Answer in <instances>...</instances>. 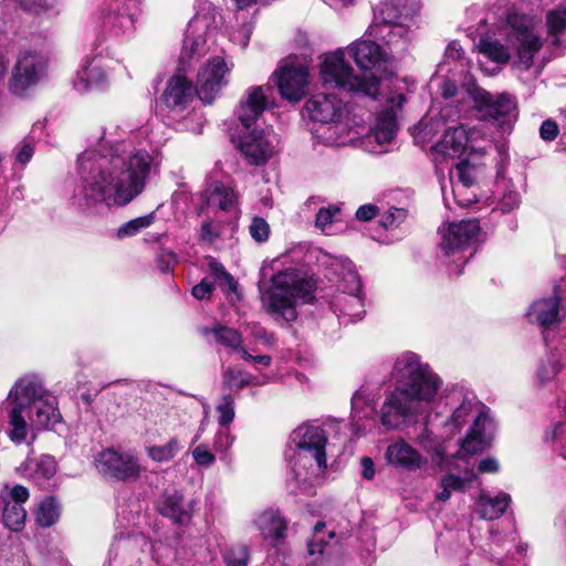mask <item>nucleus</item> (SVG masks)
<instances>
[{"mask_svg": "<svg viewBox=\"0 0 566 566\" xmlns=\"http://www.w3.org/2000/svg\"><path fill=\"white\" fill-rule=\"evenodd\" d=\"M80 180L73 206L86 216H99L135 200L157 170L154 153L120 143L107 153L87 149L77 159Z\"/></svg>", "mask_w": 566, "mask_h": 566, "instance_id": "obj_1", "label": "nucleus"}, {"mask_svg": "<svg viewBox=\"0 0 566 566\" xmlns=\"http://www.w3.org/2000/svg\"><path fill=\"white\" fill-rule=\"evenodd\" d=\"M391 377L397 386L386 397L380 418L382 426L392 430L426 412L440 390L442 380L411 352L396 358Z\"/></svg>", "mask_w": 566, "mask_h": 566, "instance_id": "obj_2", "label": "nucleus"}, {"mask_svg": "<svg viewBox=\"0 0 566 566\" xmlns=\"http://www.w3.org/2000/svg\"><path fill=\"white\" fill-rule=\"evenodd\" d=\"M349 52L361 74L355 73L352 65L345 61L343 51H336L327 54L321 64L323 84L375 97L379 88L378 72L386 62V52L371 40L356 41L349 46Z\"/></svg>", "mask_w": 566, "mask_h": 566, "instance_id": "obj_3", "label": "nucleus"}, {"mask_svg": "<svg viewBox=\"0 0 566 566\" xmlns=\"http://www.w3.org/2000/svg\"><path fill=\"white\" fill-rule=\"evenodd\" d=\"M443 398L451 412L444 422L448 434L458 433L464 424L472 420L467 436L461 441L460 450L454 457L464 459L467 455L481 452L489 443L490 432L493 429L492 419L485 407L471 390L459 385L447 389Z\"/></svg>", "mask_w": 566, "mask_h": 566, "instance_id": "obj_4", "label": "nucleus"}, {"mask_svg": "<svg viewBox=\"0 0 566 566\" xmlns=\"http://www.w3.org/2000/svg\"><path fill=\"white\" fill-rule=\"evenodd\" d=\"M316 282L295 269L280 271L269 289L261 292L262 308L275 321L294 322L296 307L314 298Z\"/></svg>", "mask_w": 566, "mask_h": 566, "instance_id": "obj_5", "label": "nucleus"}, {"mask_svg": "<svg viewBox=\"0 0 566 566\" xmlns=\"http://www.w3.org/2000/svg\"><path fill=\"white\" fill-rule=\"evenodd\" d=\"M290 443L294 446L291 458L294 491L311 493L313 479L327 468L325 452L327 437L319 426L304 423L291 433Z\"/></svg>", "mask_w": 566, "mask_h": 566, "instance_id": "obj_6", "label": "nucleus"}, {"mask_svg": "<svg viewBox=\"0 0 566 566\" xmlns=\"http://www.w3.org/2000/svg\"><path fill=\"white\" fill-rule=\"evenodd\" d=\"M41 378L34 374L18 378L10 388L6 403L8 418V438L15 444H21L28 437L29 419L32 406L46 396Z\"/></svg>", "mask_w": 566, "mask_h": 566, "instance_id": "obj_7", "label": "nucleus"}, {"mask_svg": "<svg viewBox=\"0 0 566 566\" xmlns=\"http://www.w3.org/2000/svg\"><path fill=\"white\" fill-rule=\"evenodd\" d=\"M535 25L533 17L512 9L502 27L507 45L515 50L518 63L525 69L533 64L535 54L542 48V40L535 31Z\"/></svg>", "mask_w": 566, "mask_h": 566, "instance_id": "obj_8", "label": "nucleus"}, {"mask_svg": "<svg viewBox=\"0 0 566 566\" xmlns=\"http://www.w3.org/2000/svg\"><path fill=\"white\" fill-rule=\"evenodd\" d=\"M310 117L318 123L329 125L322 134L327 145L340 146L348 140L349 130L342 124L345 115V104L335 94L317 93L305 103Z\"/></svg>", "mask_w": 566, "mask_h": 566, "instance_id": "obj_9", "label": "nucleus"}, {"mask_svg": "<svg viewBox=\"0 0 566 566\" xmlns=\"http://www.w3.org/2000/svg\"><path fill=\"white\" fill-rule=\"evenodd\" d=\"M316 259L319 265L346 270V273L350 276V289L346 290L345 294L336 296L334 306L353 321L361 319L365 314L363 285L353 262L348 258L332 255L323 251L319 252Z\"/></svg>", "mask_w": 566, "mask_h": 566, "instance_id": "obj_10", "label": "nucleus"}, {"mask_svg": "<svg viewBox=\"0 0 566 566\" xmlns=\"http://www.w3.org/2000/svg\"><path fill=\"white\" fill-rule=\"evenodd\" d=\"M481 228L476 219L452 222L441 230V252L454 263H465V250L480 241Z\"/></svg>", "mask_w": 566, "mask_h": 566, "instance_id": "obj_11", "label": "nucleus"}, {"mask_svg": "<svg viewBox=\"0 0 566 566\" xmlns=\"http://www.w3.org/2000/svg\"><path fill=\"white\" fill-rule=\"evenodd\" d=\"M473 99L475 108L483 117L493 119L504 133L511 132L517 118L516 102L512 95H493L484 90H476Z\"/></svg>", "mask_w": 566, "mask_h": 566, "instance_id": "obj_12", "label": "nucleus"}, {"mask_svg": "<svg viewBox=\"0 0 566 566\" xmlns=\"http://www.w3.org/2000/svg\"><path fill=\"white\" fill-rule=\"evenodd\" d=\"M234 64L224 56H212L199 69L196 87L198 96L206 103H211L217 94L229 84Z\"/></svg>", "mask_w": 566, "mask_h": 566, "instance_id": "obj_13", "label": "nucleus"}, {"mask_svg": "<svg viewBox=\"0 0 566 566\" xmlns=\"http://www.w3.org/2000/svg\"><path fill=\"white\" fill-rule=\"evenodd\" d=\"M138 6L136 0H113L98 15V28L111 35L130 34L135 29Z\"/></svg>", "mask_w": 566, "mask_h": 566, "instance_id": "obj_14", "label": "nucleus"}, {"mask_svg": "<svg viewBox=\"0 0 566 566\" xmlns=\"http://www.w3.org/2000/svg\"><path fill=\"white\" fill-rule=\"evenodd\" d=\"M46 73L45 59L33 52L20 54L12 69L8 88L13 95L22 96L35 86Z\"/></svg>", "mask_w": 566, "mask_h": 566, "instance_id": "obj_15", "label": "nucleus"}, {"mask_svg": "<svg viewBox=\"0 0 566 566\" xmlns=\"http://www.w3.org/2000/svg\"><path fill=\"white\" fill-rule=\"evenodd\" d=\"M273 78L284 99L298 102L307 90L308 70L296 59H289L273 73Z\"/></svg>", "mask_w": 566, "mask_h": 566, "instance_id": "obj_16", "label": "nucleus"}, {"mask_svg": "<svg viewBox=\"0 0 566 566\" xmlns=\"http://www.w3.org/2000/svg\"><path fill=\"white\" fill-rule=\"evenodd\" d=\"M29 497V490L20 484L12 486L7 484L0 490L2 522L10 531L23 530L27 520V511L23 505Z\"/></svg>", "mask_w": 566, "mask_h": 566, "instance_id": "obj_17", "label": "nucleus"}, {"mask_svg": "<svg viewBox=\"0 0 566 566\" xmlns=\"http://www.w3.org/2000/svg\"><path fill=\"white\" fill-rule=\"evenodd\" d=\"M277 143V136L270 128L252 130L241 138L240 150L249 164L260 166L275 154Z\"/></svg>", "mask_w": 566, "mask_h": 566, "instance_id": "obj_18", "label": "nucleus"}, {"mask_svg": "<svg viewBox=\"0 0 566 566\" xmlns=\"http://www.w3.org/2000/svg\"><path fill=\"white\" fill-rule=\"evenodd\" d=\"M95 465L102 474L120 481L137 479L142 472L140 465L133 455L119 453L113 449L98 453Z\"/></svg>", "mask_w": 566, "mask_h": 566, "instance_id": "obj_19", "label": "nucleus"}, {"mask_svg": "<svg viewBox=\"0 0 566 566\" xmlns=\"http://www.w3.org/2000/svg\"><path fill=\"white\" fill-rule=\"evenodd\" d=\"M396 132V114L390 105L376 115L375 123L364 136L363 144L369 153H385L387 146L394 140Z\"/></svg>", "mask_w": 566, "mask_h": 566, "instance_id": "obj_20", "label": "nucleus"}, {"mask_svg": "<svg viewBox=\"0 0 566 566\" xmlns=\"http://www.w3.org/2000/svg\"><path fill=\"white\" fill-rule=\"evenodd\" d=\"M480 137V132L469 129L464 125L448 128L442 139L436 145L434 149L443 157L459 158L468 149H474L472 145Z\"/></svg>", "mask_w": 566, "mask_h": 566, "instance_id": "obj_21", "label": "nucleus"}, {"mask_svg": "<svg viewBox=\"0 0 566 566\" xmlns=\"http://www.w3.org/2000/svg\"><path fill=\"white\" fill-rule=\"evenodd\" d=\"M413 29L410 23L402 21L384 22L380 19L379 23L369 28V34L385 40L392 53L400 54L407 50Z\"/></svg>", "mask_w": 566, "mask_h": 566, "instance_id": "obj_22", "label": "nucleus"}, {"mask_svg": "<svg viewBox=\"0 0 566 566\" xmlns=\"http://www.w3.org/2000/svg\"><path fill=\"white\" fill-rule=\"evenodd\" d=\"M270 92V86H252L247 90L238 108V118L245 127L254 124L265 111Z\"/></svg>", "mask_w": 566, "mask_h": 566, "instance_id": "obj_23", "label": "nucleus"}, {"mask_svg": "<svg viewBox=\"0 0 566 566\" xmlns=\"http://www.w3.org/2000/svg\"><path fill=\"white\" fill-rule=\"evenodd\" d=\"M385 458L390 465L408 471H417L428 463L426 457L402 439L387 447Z\"/></svg>", "mask_w": 566, "mask_h": 566, "instance_id": "obj_24", "label": "nucleus"}, {"mask_svg": "<svg viewBox=\"0 0 566 566\" xmlns=\"http://www.w3.org/2000/svg\"><path fill=\"white\" fill-rule=\"evenodd\" d=\"M193 95L192 83L179 71L168 80L161 101L170 111L181 112L192 101Z\"/></svg>", "mask_w": 566, "mask_h": 566, "instance_id": "obj_25", "label": "nucleus"}, {"mask_svg": "<svg viewBox=\"0 0 566 566\" xmlns=\"http://www.w3.org/2000/svg\"><path fill=\"white\" fill-rule=\"evenodd\" d=\"M419 0H386L379 7V19L384 22L402 21L416 28L415 18L420 11Z\"/></svg>", "mask_w": 566, "mask_h": 566, "instance_id": "obj_26", "label": "nucleus"}, {"mask_svg": "<svg viewBox=\"0 0 566 566\" xmlns=\"http://www.w3.org/2000/svg\"><path fill=\"white\" fill-rule=\"evenodd\" d=\"M158 511L175 523L186 524L192 516L193 501L186 500L178 491L167 492L158 502Z\"/></svg>", "mask_w": 566, "mask_h": 566, "instance_id": "obj_27", "label": "nucleus"}, {"mask_svg": "<svg viewBox=\"0 0 566 566\" xmlns=\"http://www.w3.org/2000/svg\"><path fill=\"white\" fill-rule=\"evenodd\" d=\"M559 301L560 285H557L554 289L553 296L539 298L531 305L527 312L528 319L541 326L556 324L559 322Z\"/></svg>", "mask_w": 566, "mask_h": 566, "instance_id": "obj_28", "label": "nucleus"}, {"mask_svg": "<svg viewBox=\"0 0 566 566\" xmlns=\"http://www.w3.org/2000/svg\"><path fill=\"white\" fill-rule=\"evenodd\" d=\"M566 366V350L564 348L549 349L539 360L535 373V385L544 388L554 381L558 373Z\"/></svg>", "mask_w": 566, "mask_h": 566, "instance_id": "obj_29", "label": "nucleus"}, {"mask_svg": "<svg viewBox=\"0 0 566 566\" xmlns=\"http://www.w3.org/2000/svg\"><path fill=\"white\" fill-rule=\"evenodd\" d=\"M107 74L101 60L96 57L87 60L76 74L74 88L80 93H85L94 88L103 87L107 84Z\"/></svg>", "mask_w": 566, "mask_h": 566, "instance_id": "obj_30", "label": "nucleus"}, {"mask_svg": "<svg viewBox=\"0 0 566 566\" xmlns=\"http://www.w3.org/2000/svg\"><path fill=\"white\" fill-rule=\"evenodd\" d=\"M253 524L260 531L262 537L273 545L285 537L287 524L279 511L269 509L261 512L254 518Z\"/></svg>", "mask_w": 566, "mask_h": 566, "instance_id": "obj_31", "label": "nucleus"}, {"mask_svg": "<svg viewBox=\"0 0 566 566\" xmlns=\"http://www.w3.org/2000/svg\"><path fill=\"white\" fill-rule=\"evenodd\" d=\"M35 409V418L29 422L30 428L46 429L60 421V413L56 407V400L49 391L33 406Z\"/></svg>", "mask_w": 566, "mask_h": 566, "instance_id": "obj_32", "label": "nucleus"}, {"mask_svg": "<svg viewBox=\"0 0 566 566\" xmlns=\"http://www.w3.org/2000/svg\"><path fill=\"white\" fill-rule=\"evenodd\" d=\"M511 503L510 494L500 492L496 496L491 497L482 492L478 500V511L481 517L486 520H496L501 517Z\"/></svg>", "mask_w": 566, "mask_h": 566, "instance_id": "obj_33", "label": "nucleus"}, {"mask_svg": "<svg viewBox=\"0 0 566 566\" xmlns=\"http://www.w3.org/2000/svg\"><path fill=\"white\" fill-rule=\"evenodd\" d=\"M206 52V40L201 35L190 36L188 33L180 54V71L186 72L192 62H197Z\"/></svg>", "mask_w": 566, "mask_h": 566, "instance_id": "obj_34", "label": "nucleus"}, {"mask_svg": "<svg viewBox=\"0 0 566 566\" xmlns=\"http://www.w3.org/2000/svg\"><path fill=\"white\" fill-rule=\"evenodd\" d=\"M334 537V532L325 531L324 523L318 522L314 526L312 537L307 544L308 554L314 557V560H317L319 557L324 556V554L328 553V548L331 546L329 539H333Z\"/></svg>", "mask_w": 566, "mask_h": 566, "instance_id": "obj_35", "label": "nucleus"}, {"mask_svg": "<svg viewBox=\"0 0 566 566\" xmlns=\"http://www.w3.org/2000/svg\"><path fill=\"white\" fill-rule=\"evenodd\" d=\"M237 201L235 191L223 184L216 182L208 190L207 202L209 206H216L226 211L231 209Z\"/></svg>", "mask_w": 566, "mask_h": 566, "instance_id": "obj_36", "label": "nucleus"}, {"mask_svg": "<svg viewBox=\"0 0 566 566\" xmlns=\"http://www.w3.org/2000/svg\"><path fill=\"white\" fill-rule=\"evenodd\" d=\"M475 479L476 474L473 471H471L465 478H461L454 474H447L440 480V491L436 494V499L440 502H447L451 497L452 491H464L465 483Z\"/></svg>", "mask_w": 566, "mask_h": 566, "instance_id": "obj_37", "label": "nucleus"}, {"mask_svg": "<svg viewBox=\"0 0 566 566\" xmlns=\"http://www.w3.org/2000/svg\"><path fill=\"white\" fill-rule=\"evenodd\" d=\"M478 49L480 53L500 64L507 63L511 56L509 49L497 39L482 38L478 43Z\"/></svg>", "mask_w": 566, "mask_h": 566, "instance_id": "obj_38", "label": "nucleus"}, {"mask_svg": "<svg viewBox=\"0 0 566 566\" xmlns=\"http://www.w3.org/2000/svg\"><path fill=\"white\" fill-rule=\"evenodd\" d=\"M454 176H457L459 181L461 182V185L457 186V188L453 190L454 198L459 202L460 206H462V207L469 206L472 202L471 199H459V196L461 195L462 189L468 188L473 184L474 177L472 174V167L468 160H460L455 165L454 171L451 172V178H453Z\"/></svg>", "mask_w": 566, "mask_h": 566, "instance_id": "obj_39", "label": "nucleus"}, {"mask_svg": "<svg viewBox=\"0 0 566 566\" xmlns=\"http://www.w3.org/2000/svg\"><path fill=\"white\" fill-rule=\"evenodd\" d=\"M417 442L419 446L428 451L432 452V461L442 470H451L453 469L451 465L446 463L444 451L440 444L437 443L436 437L424 430L421 434L418 436Z\"/></svg>", "mask_w": 566, "mask_h": 566, "instance_id": "obj_40", "label": "nucleus"}, {"mask_svg": "<svg viewBox=\"0 0 566 566\" xmlns=\"http://www.w3.org/2000/svg\"><path fill=\"white\" fill-rule=\"evenodd\" d=\"M180 449V441L177 438H170L165 444L147 447L146 452L156 462H168L178 454Z\"/></svg>", "mask_w": 566, "mask_h": 566, "instance_id": "obj_41", "label": "nucleus"}, {"mask_svg": "<svg viewBox=\"0 0 566 566\" xmlns=\"http://www.w3.org/2000/svg\"><path fill=\"white\" fill-rule=\"evenodd\" d=\"M60 517V507L53 497H46L39 503L35 521L42 527H50Z\"/></svg>", "mask_w": 566, "mask_h": 566, "instance_id": "obj_42", "label": "nucleus"}, {"mask_svg": "<svg viewBox=\"0 0 566 566\" xmlns=\"http://www.w3.org/2000/svg\"><path fill=\"white\" fill-rule=\"evenodd\" d=\"M212 333L219 344L242 355V349L245 348L242 346L243 338L237 329L227 326H218L212 329Z\"/></svg>", "mask_w": 566, "mask_h": 566, "instance_id": "obj_43", "label": "nucleus"}, {"mask_svg": "<svg viewBox=\"0 0 566 566\" xmlns=\"http://www.w3.org/2000/svg\"><path fill=\"white\" fill-rule=\"evenodd\" d=\"M155 220L154 213H149L143 217H138L132 219L125 223H123L116 232L118 239H125L129 237H134L139 233L142 230L150 227Z\"/></svg>", "mask_w": 566, "mask_h": 566, "instance_id": "obj_44", "label": "nucleus"}, {"mask_svg": "<svg viewBox=\"0 0 566 566\" xmlns=\"http://www.w3.org/2000/svg\"><path fill=\"white\" fill-rule=\"evenodd\" d=\"M224 381L230 386L231 388H243L247 386H259L264 385L269 381V378H266L264 381L256 380L255 377L250 375L247 371L237 369V368H230L224 373Z\"/></svg>", "mask_w": 566, "mask_h": 566, "instance_id": "obj_45", "label": "nucleus"}, {"mask_svg": "<svg viewBox=\"0 0 566 566\" xmlns=\"http://www.w3.org/2000/svg\"><path fill=\"white\" fill-rule=\"evenodd\" d=\"M548 33L552 35L566 30V3L548 12L546 18Z\"/></svg>", "mask_w": 566, "mask_h": 566, "instance_id": "obj_46", "label": "nucleus"}, {"mask_svg": "<svg viewBox=\"0 0 566 566\" xmlns=\"http://www.w3.org/2000/svg\"><path fill=\"white\" fill-rule=\"evenodd\" d=\"M56 472V463L50 455L41 457L35 463L32 478L40 482L42 480L51 479Z\"/></svg>", "mask_w": 566, "mask_h": 566, "instance_id": "obj_47", "label": "nucleus"}, {"mask_svg": "<svg viewBox=\"0 0 566 566\" xmlns=\"http://www.w3.org/2000/svg\"><path fill=\"white\" fill-rule=\"evenodd\" d=\"M223 559L228 566H248L249 548L245 545H233L226 551Z\"/></svg>", "mask_w": 566, "mask_h": 566, "instance_id": "obj_48", "label": "nucleus"}, {"mask_svg": "<svg viewBox=\"0 0 566 566\" xmlns=\"http://www.w3.org/2000/svg\"><path fill=\"white\" fill-rule=\"evenodd\" d=\"M218 423L228 427L234 419V399L231 395H224L217 406Z\"/></svg>", "mask_w": 566, "mask_h": 566, "instance_id": "obj_49", "label": "nucleus"}, {"mask_svg": "<svg viewBox=\"0 0 566 566\" xmlns=\"http://www.w3.org/2000/svg\"><path fill=\"white\" fill-rule=\"evenodd\" d=\"M35 140L33 137L23 138L13 149L15 161L25 166L33 157Z\"/></svg>", "mask_w": 566, "mask_h": 566, "instance_id": "obj_50", "label": "nucleus"}, {"mask_svg": "<svg viewBox=\"0 0 566 566\" xmlns=\"http://www.w3.org/2000/svg\"><path fill=\"white\" fill-rule=\"evenodd\" d=\"M321 266L325 269L328 280L337 283L339 294H345L346 290L350 289V276L346 273V270L328 265Z\"/></svg>", "mask_w": 566, "mask_h": 566, "instance_id": "obj_51", "label": "nucleus"}, {"mask_svg": "<svg viewBox=\"0 0 566 566\" xmlns=\"http://www.w3.org/2000/svg\"><path fill=\"white\" fill-rule=\"evenodd\" d=\"M249 232L252 239L259 243L268 241L271 228L268 221L261 217H254L249 227Z\"/></svg>", "mask_w": 566, "mask_h": 566, "instance_id": "obj_52", "label": "nucleus"}, {"mask_svg": "<svg viewBox=\"0 0 566 566\" xmlns=\"http://www.w3.org/2000/svg\"><path fill=\"white\" fill-rule=\"evenodd\" d=\"M338 213L339 208L336 206L321 208L316 214L315 226L325 232L328 226H331L336 220Z\"/></svg>", "mask_w": 566, "mask_h": 566, "instance_id": "obj_53", "label": "nucleus"}, {"mask_svg": "<svg viewBox=\"0 0 566 566\" xmlns=\"http://www.w3.org/2000/svg\"><path fill=\"white\" fill-rule=\"evenodd\" d=\"M192 458L195 462L203 468L211 467L214 461V454L209 450L207 444H199L192 450Z\"/></svg>", "mask_w": 566, "mask_h": 566, "instance_id": "obj_54", "label": "nucleus"}, {"mask_svg": "<svg viewBox=\"0 0 566 566\" xmlns=\"http://www.w3.org/2000/svg\"><path fill=\"white\" fill-rule=\"evenodd\" d=\"M234 438L231 436L228 428L222 427L216 434L213 448L218 452H226L232 446Z\"/></svg>", "mask_w": 566, "mask_h": 566, "instance_id": "obj_55", "label": "nucleus"}, {"mask_svg": "<svg viewBox=\"0 0 566 566\" xmlns=\"http://www.w3.org/2000/svg\"><path fill=\"white\" fill-rule=\"evenodd\" d=\"M214 285L207 279H203L200 283L192 287L191 294L195 298L202 301L207 300L212 295Z\"/></svg>", "mask_w": 566, "mask_h": 566, "instance_id": "obj_56", "label": "nucleus"}, {"mask_svg": "<svg viewBox=\"0 0 566 566\" xmlns=\"http://www.w3.org/2000/svg\"><path fill=\"white\" fill-rule=\"evenodd\" d=\"M219 235L218 227L211 221L206 220L200 228V240L205 242H212Z\"/></svg>", "mask_w": 566, "mask_h": 566, "instance_id": "obj_57", "label": "nucleus"}, {"mask_svg": "<svg viewBox=\"0 0 566 566\" xmlns=\"http://www.w3.org/2000/svg\"><path fill=\"white\" fill-rule=\"evenodd\" d=\"M520 196L516 191L510 190L507 193L503 196L500 202V209L503 212H510L514 208L518 206Z\"/></svg>", "mask_w": 566, "mask_h": 566, "instance_id": "obj_58", "label": "nucleus"}, {"mask_svg": "<svg viewBox=\"0 0 566 566\" xmlns=\"http://www.w3.org/2000/svg\"><path fill=\"white\" fill-rule=\"evenodd\" d=\"M539 134L544 140H553L558 134V127L555 122L545 120L539 128Z\"/></svg>", "mask_w": 566, "mask_h": 566, "instance_id": "obj_59", "label": "nucleus"}, {"mask_svg": "<svg viewBox=\"0 0 566 566\" xmlns=\"http://www.w3.org/2000/svg\"><path fill=\"white\" fill-rule=\"evenodd\" d=\"M405 217L402 209L392 208L389 213L382 218V224L386 228L395 227Z\"/></svg>", "mask_w": 566, "mask_h": 566, "instance_id": "obj_60", "label": "nucleus"}, {"mask_svg": "<svg viewBox=\"0 0 566 566\" xmlns=\"http://www.w3.org/2000/svg\"><path fill=\"white\" fill-rule=\"evenodd\" d=\"M500 469L499 461L493 457L484 458L479 463L480 473H495Z\"/></svg>", "mask_w": 566, "mask_h": 566, "instance_id": "obj_61", "label": "nucleus"}, {"mask_svg": "<svg viewBox=\"0 0 566 566\" xmlns=\"http://www.w3.org/2000/svg\"><path fill=\"white\" fill-rule=\"evenodd\" d=\"M378 212V208L374 205H365L357 209L356 218L360 221L371 220Z\"/></svg>", "mask_w": 566, "mask_h": 566, "instance_id": "obj_62", "label": "nucleus"}, {"mask_svg": "<svg viewBox=\"0 0 566 566\" xmlns=\"http://www.w3.org/2000/svg\"><path fill=\"white\" fill-rule=\"evenodd\" d=\"M566 433V424L564 422H556L545 433L546 441H555Z\"/></svg>", "mask_w": 566, "mask_h": 566, "instance_id": "obj_63", "label": "nucleus"}, {"mask_svg": "<svg viewBox=\"0 0 566 566\" xmlns=\"http://www.w3.org/2000/svg\"><path fill=\"white\" fill-rule=\"evenodd\" d=\"M241 358L247 360V361H252V363L260 364V365H263V366H270L271 363H272V357L271 356H269V355L253 356L247 349H242Z\"/></svg>", "mask_w": 566, "mask_h": 566, "instance_id": "obj_64", "label": "nucleus"}]
</instances>
